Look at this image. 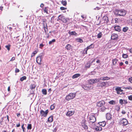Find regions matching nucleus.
Masks as SVG:
<instances>
[{
	"label": "nucleus",
	"mask_w": 132,
	"mask_h": 132,
	"mask_svg": "<svg viewBox=\"0 0 132 132\" xmlns=\"http://www.w3.org/2000/svg\"><path fill=\"white\" fill-rule=\"evenodd\" d=\"M126 112L124 110H122L121 112V113L123 114H125L126 113Z\"/></svg>",
	"instance_id": "bf43d9fd"
},
{
	"label": "nucleus",
	"mask_w": 132,
	"mask_h": 132,
	"mask_svg": "<svg viewBox=\"0 0 132 132\" xmlns=\"http://www.w3.org/2000/svg\"><path fill=\"white\" fill-rule=\"evenodd\" d=\"M55 106L54 104L51 105L50 107V108L51 110H52L55 108Z\"/></svg>",
	"instance_id": "37998d69"
},
{
	"label": "nucleus",
	"mask_w": 132,
	"mask_h": 132,
	"mask_svg": "<svg viewBox=\"0 0 132 132\" xmlns=\"http://www.w3.org/2000/svg\"><path fill=\"white\" fill-rule=\"evenodd\" d=\"M119 103L121 105L127 103L128 102L126 100H125L120 99L119 101Z\"/></svg>",
	"instance_id": "2eb2a0df"
},
{
	"label": "nucleus",
	"mask_w": 132,
	"mask_h": 132,
	"mask_svg": "<svg viewBox=\"0 0 132 132\" xmlns=\"http://www.w3.org/2000/svg\"><path fill=\"white\" fill-rule=\"evenodd\" d=\"M74 112L72 111H69L66 114L67 116H72L74 113Z\"/></svg>",
	"instance_id": "6ab92c4d"
},
{
	"label": "nucleus",
	"mask_w": 132,
	"mask_h": 132,
	"mask_svg": "<svg viewBox=\"0 0 132 132\" xmlns=\"http://www.w3.org/2000/svg\"><path fill=\"white\" fill-rule=\"evenodd\" d=\"M102 34L101 32H100L99 34H98L97 35V37L98 38H100L102 36Z\"/></svg>",
	"instance_id": "4c0bfd02"
},
{
	"label": "nucleus",
	"mask_w": 132,
	"mask_h": 132,
	"mask_svg": "<svg viewBox=\"0 0 132 132\" xmlns=\"http://www.w3.org/2000/svg\"><path fill=\"white\" fill-rule=\"evenodd\" d=\"M105 104V102L104 101H102L97 103H96V106L99 108L103 106Z\"/></svg>",
	"instance_id": "9d476101"
},
{
	"label": "nucleus",
	"mask_w": 132,
	"mask_h": 132,
	"mask_svg": "<svg viewBox=\"0 0 132 132\" xmlns=\"http://www.w3.org/2000/svg\"><path fill=\"white\" fill-rule=\"evenodd\" d=\"M64 16L60 15H59L58 17V19H57V20L58 21L59 20L62 21L64 23H66L67 21L65 19L64 20H63L64 19Z\"/></svg>",
	"instance_id": "9b49d317"
},
{
	"label": "nucleus",
	"mask_w": 132,
	"mask_h": 132,
	"mask_svg": "<svg viewBox=\"0 0 132 132\" xmlns=\"http://www.w3.org/2000/svg\"><path fill=\"white\" fill-rule=\"evenodd\" d=\"M128 55L126 54H122V57L124 58H126L128 57Z\"/></svg>",
	"instance_id": "c03bdc74"
},
{
	"label": "nucleus",
	"mask_w": 132,
	"mask_h": 132,
	"mask_svg": "<svg viewBox=\"0 0 132 132\" xmlns=\"http://www.w3.org/2000/svg\"><path fill=\"white\" fill-rule=\"evenodd\" d=\"M26 77L25 76H24L21 77L20 78L21 81H22L24 80H26Z\"/></svg>",
	"instance_id": "58836bf2"
},
{
	"label": "nucleus",
	"mask_w": 132,
	"mask_h": 132,
	"mask_svg": "<svg viewBox=\"0 0 132 132\" xmlns=\"http://www.w3.org/2000/svg\"><path fill=\"white\" fill-rule=\"evenodd\" d=\"M115 23H118V19L117 18H116L114 19Z\"/></svg>",
	"instance_id": "5fc2aeb1"
},
{
	"label": "nucleus",
	"mask_w": 132,
	"mask_h": 132,
	"mask_svg": "<svg viewBox=\"0 0 132 132\" xmlns=\"http://www.w3.org/2000/svg\"><path fill=\"white\" fill-rule=\"evenodd\" d=\"M94 47V45L93 44H91L89 46H87L86 49H85L84 50V52L85 51V52L84 53H86V54H87V51L88 49H91L92 48H93Z\"/></svg>",
	"instance_id": "ddd939ff"
},
{
	"label": "nucleus",
	"mask_w": 132,
	"mask_h": 132,
	"mask_svg": "<svg viewBox=\"0 0 132 132\" xmlns=\"http://www.w3.org/2000/svg\"><path fill=\"white\" fill-rule=\"evenodd\" d=\"M128 97L129 100H132V95L128 96Z\"/></svg>",
	"instance_id": "8fccbe9b"
},
{
	"label": "nucleus",
	"mask_w": 132,
	"mask_h": 132,
	"mask_svg": "<svg viewBox=\"0 0 132 132\" xmlns=\"http://www.w3.org/2000/svg\"><path fill=\"white\" fill-rule=\"evenodd\" d=\"M129 81L131 83H132V77H131L129 78Z\"/></svg>",
	"instance_id": "6e6d98bb"
},
{
	"label": "nucleus",
	"mask_w": 132,
	"mask_h": 132,
	"mask_svg": "<svg viewBox=\"0 0 132 132\" xmlns=\"http://www.w3.org/2000/svg\"><path fill=\"white\" fill-rule=\"evenodd\" d=\"M44 46V45H43V44H41L40 45L39 48H42V47H43Z\"/></svg>",
	"instance_id": "13d9d810"
},
{
	"label": "nucleus",
	"mask_w": 132,
	"mask_h": 132,
	"mask_svg": "<svg viewBox=\"0 0 132 132\" xmlns=\"http://www.w3.org/2000/svg\"><path fill=\"white\" fill-rule=\"evenodd\" d=\"M90 125L91 128L92 129H95V127L96 126L95 125V122H92L90 123Z\"/></svg>",
	"instance_id": "a878e982"
},
{
	"label": "nucleus",
	"mask_w": 132,
	"mask_h": 132,
	"mask_svg": "<svg viewBox=\"0 0 132 132\" xmlns=\"http://www.w3.org/2000/svg\"><path fill=\"white\" fill-rule=\"evenodd\" d=\"M96 121L95 117L93 115L89 117V122L91 123L92 122H95Z\"/></svg>",
	"instance_id": "f8f14e48"
},
{
	"label": "nucleus",
	"mask_w": 132,
	"mask_h": 132,
	"mask_svg": "<svg viewBox=\"0 0 132 132\" xmlns=\"http://www.w3.org/2000/svg\"><path fill=\"white\" fill-rule=\"evenodd\" d=\"M61 3L63 6H65L67 5V3L66 1H62Z\"/></svg>",
	"instance_id": "ea45409f"
},
{
	"label": "nucleus",
	"mask_w": 132,
	"mask_h": 132,
	"mask_svg": "<svg viewBox=\"0 0 132 132\" xmlns=\"http://www.w3.org/2000/svg\"><path fill=\"white\" fill-rule=\"evenodd\" d=\"M57 130V129L56 128H55L54 129L53 131V132H56Z\"/></svg>",
	"instance_id": "680f3d73"
},
{
	"label": "nucleus",
	"mask_w": 132,
	"mask_h": 132,
	"mask_svg": "<svg viewBox=\"0 0 132 132\" xmlns=\"http://www.w3.org/2000/svg\"><path fill=\"white\" fill-rule=\"evenodd\" d=\"M125 89H128L129 90H132V87L129 86L128 87H126L125 88Z\"/></svg>",
	"instance_id": "603ef678"
},
{
	"label": "nucleus",
	"mask_w": 132,
	"mask_h": 132,
	"mask_svg": "<svg viewBox=\"0 0 132 132\" xmlns=\"http://www.w3.org/2000/svg\"><path fill=\"white\" fill-rule=\"evenodd\" d=\"M128 28L127 27H124L123 28V31L124 32H126L128 30Z\"/></svg>",
	"instance_id": "f704fd0d"
},
{
	"label": "nucleus",
	"mask_w": 132,
	"mask_h": 132,
	"mask_svg": "<svg viewBox=\"0 0 132 132\" xmlns=\"http://www.w3.org/2000/svg\"><path fill=\"white\" fill-rule=\"evenodd\" d=\"M48 112V110H47L45 111L41 110L40 111V113L41 116H43L44 117H46L47 116V113Z\"/></svg>",
	"instance_id": "6e6552de"
},
{
	"label": "nucleus",
	"mask_w": 132,
	"mask_h": 132,
	"mask_svg": "<svg viewBox=\"0 0 132 132\" xmlns=\"http://www.w3.org/2000/svg\"><path fill=\"white\" fill-rule=\"evenodd\" d=\"M24 124H23L21 126V128L22 129L23 131V132H26V130H25L26 129L25 127H24Z\"/></svg>",
	"instance_id": "49530a36"
},
{
	"label": "nucleus",
	"mask_w": 132,
	"mask_h": 132,
	"mask_svg": "<svg viewBox=\"0 0 132 132\" xmlns=\"http://www.w3.org/2000/svg\"><path fill=\"white\" fill-rule=\"evenodd\" d=\"M20 126V123H19L18 124H16V126L17 127H19Z\"/></svg>",
	"instance_id": "69168bd1"
},
{
	"label": "nucleus",
	"mask_w": 132,
	"mask_h": 132,
	"mask_svg": "<svg viewBox=\"0 0 132 132\" xmlns=\"http://www.w3.org/2000/svg\"><path fill=\"white\" fill-rule=\"evenodd\" d=\"M106 118L108 120H110L111 118V115L110 113H107L106 114Z\"/></svg>",
	"instance_id": "412c9836"
},
{
	"label": "nucleus",
	"mask_w": 132,
	"mask_h": 132,
	"mask_svg": "<svg viewBox=\"0 0 132 132\" xmlns=\"http://www.w3.org/2000/svg\"><path fill=\"white\" fill-rule=\"evenodd\" d=\"M42 92L43 94L44 95H46L47 94V91L45 89H42Z\"/></svg>",
	"instance_id": "72a5a7b5"
},
{
	"label": "nucleus",
	"mask_w": 132,
	"mask_h": 132,
	"mask_svg": "<svg viewBox=\"0 0 132 132\" xmlns=\"http://www.w3.org/2000/svg\"><path fill=\"white\" fill-rule=\"evenodd\" d=\"M82 87L85 90L91 89L93 88V86L90 85L89 84H84L82 85Z\"/></svg>",
	"instance_id": "20e7f679"
},
{
	"label": "nucleus",
	"mask_w": 132,
	"mask_h": 132,
	"mask_svg": "<svg viewBox=\"0 0 132 132\" xmlns=\"http://www.w3.org/2000/svg\"><path fill=\"white\" fill-rule=\"evenodd\" d=\"M99 84L100 85V86H101L102 87L106 86V82L100 81L99 83Z\"/></svg>",
	"instance_id": "aec40b11"
},
{
	"label": "nucleus",
	"mask_w": 132,
	"mask_h": 132,
	"mask_svg": "<svg viewBox=\"0 0 132 132\" xmlns=\"http://www.w3.org/2000/svg\"><path fill=\"white\" fill-rule=\"evenodd\" d=\"M129 51L131 53H132V48L129 49Z\"/></svg>",
	"instance_id": "774afa93"
},
{
	"label": "nucleus",
	"mask_w": 132,
	"mask_h": 132,
	"mask_svg": "<svg viewBox=\"0 0 132 132\" xmlns=\"http://www.w3.org/2000/svg\"><path fill=\"white\" fill-rule=\"evenodd\" d=\"M100 61L99 60H97L96 61V62L97 63H100Z\"/></svg>",
	"instance_id": "338daca9"
},
{
	"label": "nucleus",
	"mask_w": 132,
	"mask_h": 132,
	"mask_svg": "<svg viewBox=\"0 0 132 132\" xmlns=\"http://www.w3.org/2000/svg\"><path fill=\"white\" fill-rule=\"evenodd\" d=\"M118 61V60L116 59H114L112 60V63L113 65H115L116 64H118L117 63Z\"/></svg>",
	"instance_id": "5701e85b"
},
{
	"label": "nucleus",
	"mask_w": 132,
	"mask_h": 132,
	"mask_svg": "<svg viewBox=\"0 0 132 132\" xmlns=\"http://www.w3.org/2000/svg\"><path fill=\"white\" fill-rule=\"evenodd\" d=\"M103 21H104L105 23H108L109 20L108 17L106 16H104L103 18Z\"/></svg>",
	"instance_id": "f3484780"
},
{
	"label": "nucleus",
	"mask_w": 132,
	"mask_h": 132,
	"mask_svg": "<svg viewBox=\"0 0 132 132\" xmlns=\"http://www.w3.org/2000/svg\"><path fill=\"white\" fill-rule=\"evenodd\" d=\"M72 46L70 44H68L65 46V48L68 50H70L72 48Z\"/></svg>",
	"instance_id": "4be33fe9"
},
{
	"label": "nucleus",
	"mask_w": 132,
	"mask_h": 132,
	"mask_svg": "<svg viewBox=\"0 0 132 132\" xmlns=\"http://www.w3.org/2000/svg\"><path fill=\"white\" fill-rule=\"evenodd\" d=\"M115 90L117 92V94H122L123 93V90L121 89V87H117L115 89Z\"/></svg>",
	"instance_id": "1a4fd4ad"
},
{
	"label": "nucleus",
	"mask_w": 132,
	"mask_h": 132,
	"mask_svg": "<svg viewBox=\"0 0 132 132\" xmlns=\"http://www.w3.org/2000/svg\"><path fill=\"white\" fill-rule=\"evenodd\" d=\"M99 124L100 126H101L102 127H104L106 124L105 122V121H103L99 123Z\"/></svg>",
	"instance_id": "cd10ccee"
},
{
	"label": "nucleus",
	"mask_w": 132,
	"mask_h": 132,
	"mask_svg": "<svg viewBox=\"0 0 132 132\" xmlns=\"http://www.w3.org/2000/svg\"><path fill=\"white\" fill-rule=\"evenodd\" d=\"M55 39H53L52 40L50 41L49 42V44H51L52 43H53L54 42H55Z\"/></svg>",
	"instance_id": "de8ad7c7"
},
{
	"label": "nucleus",
	"mask_w": 132,
	"mask_h": 132,
	"mask_svg": "<svg viewBox=\"0 0 132 132\" xmlns=\"http://www.w3.org/2000/svg\"><path fill=\"white\" fill-rule=\"evenodd\" d=\"M77 41L78 42H80V43H82L83 42L82 40L80 38H77Z\"/></svg>",
	"instance_id": "e433bc0d"
},
{
	"label": "nucleus",
	"mask_w": 132,
	"mask_h": 132,
	"mask_svg": "<svg viewBox=\"0 0 132 132\" xmlns=\"http://www.w3.org/2000/svg\"><path fill=\"white\" fill-rule=\"evenodd\" d=\"M48 121L50 122H51L53 121V116H51L48 119Z\"/></svg>",
	"instance_id": "7c9ffc66"
},
{
	"label": "nucleus",
	"mask_w": 132,
	"mask_h": 132,
	"mask_svg": "<svg viewBox=\"0 0 132 132\" xmlns=\"http://www.w3.org/2000/svg\"><path fill=\"white\" fill-rule=\"evenodd\" d=\"M88 84L90 85L96 83L99 81V79H91L88 80Z\"/></svg>",
	"instance_id": "39448f33"
},
{
	"label": "nucleus",
	"mask_w": 132,
	"mask_h": 132,
	"mask_svg": "<svg viewBox=\"0 0 132 132\" xmlns=\"http://www.w3.org/2000/svg\"><path fill=\"white\" fill-rule=\"evenodd\" d=\"M100 8L98 7H96V8L94 9L95 10H98L100 9Z\"/></svg>",
	"instance_id": "864d4df0"
},
{
	"label": "nucleus",
	"mask_w": 132,
	"mask_h": 132,
	"mask_svg": "<svg viewBox=\"0 0 132 132\" xmlns=\"http://www.w3.org/2000/svg\"><path fill=\"white\" fill-rule=\"evenodd\" d=\"M126 13V11L123 9L118 10L115 12V14L117 16H124Z\"/></svg>",
	"instance_id": "f257e3e1"
},
{
	"label": "nucleus",
	"mask_w": 132,
	"mask_h": 132,
	"mask_svg": "<svg viewBox=\"0 0 132 132\" xmlns=\"http://www.w3.org/2000/svg\"><path fill=\"white\" fill-rule=\"evenodd\" d=\"M37 51H34L31 54V57H32L34 56V55L37 53Z\"/></svg>",
	"instance_id": "79ce46f5"
},
{
	"label": "nucleus",
	"mask_w": 132,
	"mask_h": 132,
	"mask_svg": "<svg viewBox=\"0 0 132 132\" xmlns=\"http://www.w3.org/2000/svg\"><path fill=\"white\" fill-rule=\"evenodd\" d=\"M68 34L71 35H77V34L75 31H69Z\"/></svg>",
	"instance_id": "c85d7f7f"
},
{
	"label": "nucleus",
	"mask_w": 132,
	"mask_h": 132,
	"mask_svg": "<svg viewBox=\"0 0 132 132\" xmlns=\"http://www.w3.org/2000/svg\"><path fill=\"white\" fill-rule=\"evenodd\" d=\"M76 94V93H70L68 95L66 96L65 99L68 101L71 99H72L75 97Z\"/></svg>",
	"instance_id": "7ed1b4c3"
},
{
	"label": "nucleus",
	"mask_w": 132,
	"mask_h": 132,
	"mask_svg": "<svg viewBox=\"0 0 132 132\" xmlns=\"http://www.w3.org/2000/svg\"><path fill=\"white\" fill-rule=\"evenodd\" d=\"M44 56V54L41 53H40L36 58V62L38 64H40Z\"/></svg>",
	"instance_id": "f03ea898"
},
{
	"label": "nucleus",
	"mask_w": 132,
	"mask_h": 132,
	"mask_svg": "<svg viewBox=\"0 0 132 132\" xmlns=\"http://www.w3.org/2000/svg\"><path fill=\"white\" fill-rule=\"evenodd\" d=\"M95 129L96 131H101L102 130V128L100 126H96L95 127Z\"/></svg>",
	"instance_id": "b1692460"
},
{
	"label": "nucleus",
	"mask_w": 132,
	"mask_h": 132,
	"mask_svg": "<svg viewBox=\"0 0 132 132\" xmlns=\"http://www.w3.org/2000/svg\"><path fill=\"white\" fill-rule=\"evenodd\" d=\"M109 103L110 104L114 105L116 104V101L114 100H111L109 101Z\"/></svg>",
	"instance_id": "c756f323"
},
{
	"label": "nucleus",
	"mask_w": 132,
	"mask_h": 132,
	"mask_svg": "<svg viewBox=\"0 0 132 132\" xmlns=\"http://www.w3.org/2000/svg\"><path fill=\"white\" fill-rule=\"evenodd\" d=\"M123 62H121L119 63V64L120 66H122L123 64Z\"/></svg>",
	"instance_id": "e2e57ef3"
},
{
	"label": "nucleus",
	"mask_w": 132,
	"mask_h": 132,
	"mask_svg": "<svg viewBox=\"0 0 132 132\" xmlns=\"http://www.w3.org/2000/svg\"><path fill=\"white\" fill-rule=\"evenodd\" d=\"M106 109V108L104 106H103L101 108V111L102 112L104 111Z\"/></svg>",
	"instance_id": "a18cd8bd"
},
{
	"label": "nucleus",
	"mask_w": 132,
	"mask_h": 132,
	"mask_svg": "<svg viewBox=\"0 0 132 132\" xmlns=\"http://www.w3.org/2000/svg\"><path fill=\"white\" fill-rule=\"evenodd\" d=\"M99 81L100 80L102 81L107 80L110 79V78L107 76L101 77L99 79Z\"/></svg>",
	"instance_id": "4468645a"
},
{
	"label": "nucleus",
	"mask_w": 132,
	"mask_h": 132,
	"mask_svg": "<svg viewBox=\"0 0 132 132\" xmlns=\"http://www.w3.org/2000/svg\"><path fill=\"white\" fill-rule=\"evenodd\" d=\"M44 4L43 3H42L40 5V7L42 8H43V7L44 6Z\"/></svg>",
	"instance_id": "0e129e2a"
},
{
	"label": "nucleus",
	"mask_w": 132,
	"mask_h": 132,
	"mask_svg": "<svg viewBox=\"0 0 132 132\" xmlns=\"http://www.w3.org/2000/svg\"><path fill=\"white\" fill-rule=\"evenodd\" d=\"M60 9L62 10H67V8L63 7H60Z\"/></svg>",
	"instance_id": "3c124183"
},
{
	"label": "nucleus",
	"mask_w": 132,
	"mask_h": 132,
	"mask_svg": "<svg viewBox=\"0 0 132 132\" xmlns=\"http://www.w3.org/2000/svg\"><path fill=\"white\" fill-rule=\"evenodd\" d=\"M36 87V85L34 84H31L30 86V88L33 90Z\"/></svg>",
	"instance_id": "2f4dec72"
},
{
	"label": "nucleus",
	"mask_w": 132,
	"mask_h": 132,
	"mask_svg": "<svg viewBox=\"0 0 132 132\" xmlns=\"http://www.w3.org/2000/svg\"><path fill=\"white\" fill-rule=\"evenodd\" d=\"M43 24L45 32L46 33V32L48 31L47 23H43Z\"/></svg>",
	"instance_id": "a211bd4d"
},
{
	"label": "nucleus",
	"mask_w": 132,
	"mask_h": 132,
	"mask_svg": "<svg viewBox=\"0 0 132 132\" xmlns=\"http://www.w3.org/2000/svg\"><path fill=\"white\" fill-rule=\"evenodd\" d=\"M32 126L30 124H28L27 128L28 129L31 130V129Z\"/></svg>",
	"instance_id": "c9c22d12"
},
{
	"label": "nucleus",
	"mask_w": 132,
	"mask_h": 132,
	"mask_svg": "<svg viewBox=\"0 0 132 132\" xmlns=\"http://www.w3.org/2000/svg\"><path fill=\"white\" fill-rule=\"evenodd\" d=\"M118 38V36L117 34H113L111 36V39L113 40L117 39Z\"/></svg>",
	"instance_id": "dca6fc26"
},
{
	"label": "nucleus",
	"mask_w": 132,
	"mask_h": 132,
	"mask_svg": "<svg viewBox=\"0 0 132 132\" xmlns=\"http://www.w3.org/2000/svg\"><path fill=\"white\" fill-rule=\"evenodd\" d=\"M120 124L122 125H126L128 123L127 120L125 118H123L120 120Z\"/></svg>",
	"instance_id": "0eeeda50"
},
{
	"label": "nucleus",
	"mask_w": 132,
	"mask_h": 132,
	"mask_svg": "<svg viewBox=\"0 0 132 132\" xmlns=\"http://www.w3.org/2000/svg\"><path fill=\"white\" fill-rule=\"evenodd\" d=\"M10 46L11 45H9L5 46V47L7 49L8 51H9L10 50Z\"/></svg>",
	"instance_id": "a19ab883"
},
{
	"label": "nucleus",
	"mask_w": 132,
	"mask_h": 132,
	"mask_svg": "<svg viewBox=\"0 0 132 132\" xmlns=\"http://www.w3.org/2000/svg\"><path fill=\"white\" fill-rule=\"evenodd\" d=\"M80 74H76L72 76V78L73 79H75L79 77L80 76Z\"/></svg>",
	"instance_id": "393cba45"
},
{
	"label": "nucleus",
	"mask_w": 132,
	"mask_h": 132,
	"mask_svg": "<svg viewBox=\"0 0 132 132\" xmlns=\"http://www.w3.org/2000/svg\"><path fill=\"white\" fill-rule=\"evenodd\" d=\"M19 71V70L17 68H16L15 70V72L16 73L18 72Z\"/></svg>",
	"instance_id": "4d7b16f0"
},
{
	"label": "nucleus",
	"mask_w": 132,
	"mask_h": 132,
	"mask_svg": "<svg viewBox=\"0 0 132 132\" xmlns=\"http://www.w3.org/2000/svg\"><path fill=\"white\" fill-rule=\"evenodd\" d=\"M90 66V64L89 63H87V64L86 65V67L87 68H89Z\"/></svg>",
	"instance_id": "09e8293b"
},
{
	"label": "nucleus",
	"mask_w": 132,
	"mask_h": 132,
	"mask_svg": "<svg viewBox=\"0 0 132 132\" xmlns=\"http://www.w3.org/2000/svg\"><path fill=\"white\" fill-rule=\"evenodd\" d=\"M15 59V57H13L12 59H11L10 60V61H13Z\"/></svg>",
	"instance_id": "052dcab7"
},
{
	"label": "nucleus",
	"mask_w": 132,
	"mask_h": 132,
	"mask_svg": "<svg viewBox=\"0 0 132 132\" xmlns=\"http://www.w3.org/2000/svg\"><path fill=\"white\" fill-rule=\"evenodd\" d=\"M120 26H116L114 27L115 30L118 32L120 31Z\"/></svg>",
	"instance_id": "bb28decb"
},
{
	"label": "nucleus",
	"mask_w": 132,
	"mask_h": 132,
	"mask_svg": "<svg viewBox=\"0 0 132 132\" xmlns=\"http://www.w3.org/2000/svg\"><path fill=\"white\" fill-rule=\"evenodd\" d=\"M112 82L110 81L106 82V86H108L111 85L112 84Z\"/></svg>",
	"instance_id": "473e14b6"
},
{
	"label": "nucleus",
	"mask_w": 132,
	"mask_h": 132,
	"mask_svg": "<svg viewBox=\"0 0 132 132\" xmlns=\"http://www.w3.org/2000/svg\"><path fill=\"white\" fill-rule=\"evenodd\" d=\"M86 120H82L81 122V126L84 129H88V127L86 123Z\"/></svg>",
	"instance_id": "423d86ee"
}]
</instances>
